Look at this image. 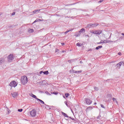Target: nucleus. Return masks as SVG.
<instances>
[{
	"label": "nucleus",
	"mask_w": 124,
	"mask_h": 124,
	"mask_svg": "<svg viewBox=\"0 0 124 124\" xmlns=\"http://www.w3.org/2000/svg\"><path fill=\"white\" fill-rule=\"evenodd\" d=\"M43 71H41L40 72V74H42V73H43Z\"/></svg>",
	"instance_id": "cd10ccee"
},
{
	"label": "nucleus",
	"mask_w": 124,
	"mask_h": 124,
	"mask_svg": "<svg viewBox=\"0 0 124 124\" xmlns=\"http://www.w3.org/2000/svg\"><path fill=\"white\" fill-rule=\"evenodd\" d=\"M2 61L0 60V62H2Z\"/></svg>",
	"instance_id": "58836bf2"
},
{
	"label": "nucleus",
	"mask_w": 124,
	"mask_h": 124,
	"mask_svg": "<svg viewBox=\"0 0 124 124\" xmlns=\"http://www.w3.org/2000/svg\"><path fill=\"white\" fill-rule=\"evenodd\" d=\"M39 21H41L40 19H36L33 23L32 24H34V23H36V22H39Z\"/></svg>",
	"instance_id": "f3484780"
},
{
	"label": "nucleus",
	"mask_w": 124,
	"mask_h": 124,
	"mask_svg": "<svg viewBox=\"0 0 124 124\" xmlns=\"http://www.w3.org/2000/svg\"><path fill=\"white\" fill-rule=\"evenodd\" d=\"M82 45H83V44H82L81 43H77V46H78V47L82 46Z\"/></svg>",
	"instance_id": "aec40b11"
},
{
	"label": "nucleus",
	"mask_w": 124,
	"mask_h": 124,
	"mask_svg": "<svg viewBox=\"0 0 124 124\" xmlns=\"http://www.w3.org/2000/svg\"><path fill=\"white\" fill-rule=\"evenodd\" d=\"M49 95H51V94L50 93H48Z\"/></svg>",
	"instance_id": "72a5a7b5"
},
{
	"label": "nucleus",
	"mask_w": 124,
	"mask_h": 124,
	"mask_svg": "<svg viewBox=\"0 0 124 124\" xmlns=\"http://www.w3.org/2000/svg\"><path fill=\"white\" fill-rule=\"evenodd\" d=\"M37 99L40 101V102H41V103H42V104H44V102H43V101L41 100V99Z\"/></svg>",
	"instance_id": "6ab92c4d"
},
{
	"label": "nucleus",
	"mask_w": 124,
	"mask_h": 124,
	"mask_svg": "<svg viewBox=\"0 0 124 124\" xmlns=\"http://www.w3.org/2000/svg\"><path fill=\"white\" fill-rule=\"evenodd\" d=\"M62 52H64V50H63Z\"/></svg>",
	"instance_id": "c9c22d12"
},
{
	"label": "nucleus",
	"mask_w": 124,
	"mask_h": 124,
	"mask_svg": "<svg viewBox=\"0 0 124 124\" xmlns=\"http://www.w3.org/2000/svg\"><path fill=\"white\" fill-rule=\"evenodd\" d=\"M33 31H34L33 29H32L31 28L28 29V32H29V33H32V32H33Z\"/></svg>",
	"instance_id": "6e6552de"
},
{
	"label": "nucleus",
	"mask_w": 124,
	"mask_h": 124,
	"mask_svg": "<svg viewBox=\"0 0 124 124\" xmlns=\"http://www.w3.org/2000/svg\"><path fill=\"white\" fill-rule=\"evenodd\" d=\"M82 71H77L75 72V73H81Z\"/></svg>",
	"instance_id": "5701e85b"
},
{
	"label": "nucleus",
	"mask_w": 124,
	"mask_h": 124,
	"mask_svg": "<svg viewBox=\"0 0 124 124\" xmlns=\"http://www.w3.org/2000/svg\"><path fill=\"white\" fill-rule=\"evenodd\" d=\"M12 95L13 96V97H17V96H18V93H12Z\"/></svg>",
	"instance_id": "0eeeda50"
},
{
	"label": "nucleus",
	"mask_w": 124,
	"mask_h": 124,
	"mask_svg": "<svg viewBox=\"0 0 124 124\" xmlns=\"http://www.w3.org/2000/svg\"><path fill=\"white\" fill-rule=\"evenodd\" d=\"M85 101L86 103H87L89 105H90V104H91L92 103V102H93V101H92V100H91V99H88V98H85Z\"/></svg>",
	"instance_id": "423d86ee"
},
{
	"label": "nucleus",
	"mask_w": 124,
	"mask_h": 124,
	"mask_svg": "<svg viewBox=\"0 0 124 124\" xmlns=\"http://www.w3.org/2000/svg\"><path fill=\"white\" fill-rule=\"evenodd\" d=\"M73 31V29H70L68 31H65L64 32L65 34H66V33H67L68 32H69V31Z\"/></svg>",
	"instance_id": "2eb2a0df"
},
{
	"label": "nucleus",
	"mask_w": 124,
	"mask_h": 124,
	"mask_svg": "<svg viewBox=\"0 0 124 124\" xmlns=\"http://www.w3.org/2000/svg\"><path fill=\"white\" fill-rule=\"evenodd\" d=\"M76 36H78V35H76Z\"/></svg>",
	"instance_id": "f704fd0d"
},
{
	"label": "nucleus",
	"mask_w": 124,
	"mask_h": 124,
	"mask_svg": "<svg viewBox=\"0 0 124 124\" xmlns=\"http://www.w3.org/2000/svg\"><path fill=\"white\" fill-rule=\"evenodd\" d=\"M63 97L64 98V96H63Z\"/></svg>",
	"instance_id": "79ce46f5"
},
{
	"label": "nucleus",
	"mask_w": 124,
	"mask_h": 124,
	"mask_svg": "<svg viewBox=\"0 0 124 124\" xmlns=\"http://www.w3.org/2000/svg\"><path fill=\"white\" fill-rule=\"evenodd\" d=\"M21 83L23 85H26L28 83V78L26 76L21 77Z\"/></svg>",
	"instance_id": "f257e3e1"
},
{
	"label": "nucleus",
	"mask_w": 124,
	"mask_h": 124,
	"mask_svg": "<svg viewBox=\"0 0 124 124\" xmlns=\"http://www.w3.org/2000/svg\"><path fill=\"white\" fill-rule=\"evenodd\" d=\"M98 24H92V26H93V27H96V26H98Z\"/></svg>",
	"instance_id": "393cba45"
},
{
	"label": "nucleus",
	"mask_w": 124,
	"mask_h": 124,
	"mask_svg": "<svg viewBox=\"0 0 124 124\" xmlns=\"http://www.w3.org/2000/svg\"><path fill=\"white\" fill-rule=\"evenodd\" d=\"M94 104V105H96V103H95Z\"/></svg>",
	"instance_id": "473e14b6"
},
{
	"label": "nucleus",
	"mask_w": 124,
	"mask_h": 124,
	"mask_svg": "<svg viewBox=\"0 0 124 124\" xmlns=\"http://www.w3.org/2000/svg\"><path fill=\"white\" fill-rule=\"evenodd\" d=\"M91 110H93V107H89L86 109V111H87L88 112H90V111H91Z\"/></svg>",
	"instance_id": "1a4fd4ad"
},
{
	"label": "nucleus",
	"mask_w": 124,
	"mask_h": 124,
	"mask_svg": "<svg viewBox=\"0 0 124 124\" xmlns=\"http://www.w3.org/2000/svg\"><path fill=\"white\" fill-rule=\"evenodd\" d=\"M30 115L31 117H35L36 116V110L33 109L30 111Z\"/></svg>",
	"instance_id": "7ed1b4c3"
},
{
	"label": "nucleus",
	"mask_w": 124,
	"mask_h": 124,
	"mask_svg": "<svg viewBox=\"0 0 124 124\" xmlns=\"http://www.w3.org/2000/svg\"><path fill=\"white\" fill-rule=\"evenodd\" d=\"M62 52H64V50H63Z\"/></svg>",
	"instance_id": "e433bc0d"
},
{
	"label": "nucleus",
	"mask_w": 124,
	"mask_h": 124,
	"mask_svg": "<svg viewBox=\"0 0 124 124\" xmlns=\"http://www.w3.org/2000/svg\"><path fill=\"white\" fill-rule=\"evenodd\" d=\"M122 35L124 36V33H122Z\"/></svg>",
	"instance_id": "2f4dec72"
},
{
	"label": "nucleus",
	"mask_w": 124,
	"mask_h": 124,
	"mask_svg": "<svg viewBox=\"0 0 124 124\" xmlns=\"http://www.w3.org/2000/svg\"><path fill=\"white\" fill-rule=\"evenodd\" d=\"M13 59H14V57H13V55L10 54L8 57V62H11L12 61H13Z\"/></svg>",
	"instance_id": "39448f33"
},
{
	"label": "nucleus",
	"mask_w": 124,
	"mask_h": 124,
	"mask_svg": "<svg viewBox=\"0 0 124 124\" xmlns=\"http://www.w3.org/2000/svg\"><path fill=\"white\" fill-rule=\"evenodd\" d=\"M96 88V87H95L94 89Z\"/></svg>",
	"instance_id": "a19ab883"
},
{
	"label": "nucleus",
	"mask_w": 124,
	"mask_h": 124,
	"mask_svg": "<svg viewBox=\"0 0 124 124\" xmlns=\"http://www.w3.org/2000/svg\"><path fill=\"white\" fill-rule=\"evenodd\" d=\"M31 96H32V97H33V98H36V96L33 94H31Z\"/></svg>",
	"instance_id": "4be33fe9"
},
{
	"label": "nucleus",
	"mask_w": 124,
	"mask_h": 124,
	"mask_svg": "<svg viewBox=\"0 0 124 124\" xmlns=\"http://www.w3.org/2000/svg\"><path fill=\"white\" fill-rule=\"evenodd\" d=\"M90 32H91V33H93V34L99 35L102 33V30H92L90 31Z\"/></svg>",
	"instance_id": "f03ea898"
},
{
	"label": "nucleus",
	"mask_w": 124,
	"mask_h": 124,
	"mask_svg": "<svg viewBox=\"0 0 124 124\" xmlns=\"http://www.w3.org/2000/svg\"><path fill=\"white\" fill-rule=\"evenodd\" d=\"M112 100H113V101H115L116 104H117V105H119V102H118L117 101V99H116V98H112Z\"/></svg>",
	"instance_id": "9d476101"
},
{
	"label": "nucleus",
	"mask_w": 124,
	"mask_h": 124,
	"mask_svg": "<svg viewBox=\"0 0 124 124\" xmlns=\"http://www.w3.org/2000/svg\"><path fill=\"white\" fill-rule=\"evenodd\" d=\"M62 46H63V45H64V43H62Z\"/></svg>",
	"instance_id": "c85d7f7f"
},
{
	"label": "nucleus",
	"mask_w": 124,
	"mask_h": 124,
	"mask_svg": "<svg viewBox=\"0 0 124 124\" xmlns=\"http://www.w3.org/2000/svg\"><path fill=\"white\" fill-rule=\"evenodd\" d=\"M39 11H40V9L35 10L33 11V13H37V12H39Z\"/></svg>",
	"instance_id": "4468645a"
},
{
	"label": "nucleus",
	"mask_w": 124,
	"mask_h": 124,
	"mask_svg": "<svg viewBox=\"0 0 124 124\" xmlns=\"http://www.w3.org/2000/svg\"><path fill=\"white\" fill-rule=\"evenodd\" d=\"M59 94V93H58V92L51 93V94H55L56 95H57V94Z\"/></svg>",
	"instance_id": "a211bd4d"
},
{
	"label": "nucleus",
	"mask_w": 124,
	"mask_h": 124,
	"mask_svg": "<svg viewBox=\"0 0 124 124\" xmlns=\"http://www.w3.org/2000/svg\"><path fill=\"white\" fill-rule=\"evenodd\" d=\"M118 54H119V55H122V53H118Z\"/></svg>",
	"instance_id": "7c9ffc66"
},
{
	"label": "nucleus",
	"mask_w": 124,
	"mask_h": 124,
	"mask_svg": "<svg viewBox=\"0 0 124 124\" xmlns=\"http://www.w3.org/2000/svg\"><path fill=\"white\" fill-rule=\"evenodd\" d=\"M83 31H85V29L82 28L80 30V31H79V35L81 34L80 32H83Z\"/></svg>",
	"instance_id": "f8f14e48"
},
{
	"label": "nucleus",
	"mask_w": 124,
	"mask_h": 124,
	"mask_svg": "<svg viewBox=\"0 0 124 124\" xmlns=\"http://www.w3.org/2000/svg\"><path fill=\"white\" fill-rule=\"evenodd\" d=\"M17 82H16V81H13L12 82H10L9 86H10V87H14L15 88V87H16L17 86Z\"/></svg>",
	"instance_id": "20e7f679"
},
{
	"label": "nucleus",
	"mask_w": 124,
	"mask_h": 124,
	"mask_svg": "<svg viewBox=\"0 0 124 124\" xmlns=\"http://www.w3.org/2000/svg\"><path fill=\"white\" fill-rule=\"evenodd\" d=\"M100 48H102V46H99L96 47V50H98V49H100Z\"/></svg>",
	"instance_id": "dca6fc26"
},
{
	"label": "nucleus",
	"mask_w": 124,
	"mask_h": 124,
	"mask_svg": "<svg viewBox=\"0 0 124 124\" xmlns=\"http://www.w3.org/2000/svg\"><path fill=\"white\" fill-rule=\"evenodd\" d=\"M65 95L66 97H68V96H69L70 94L69 93H65Z\"/></svg>",
	"instance_id": "412c9836"
},
{
	"label": "nucleus",
	"mask_w": 124,
	"mask_h": 124,
	"mask_svg": "<svg viewBox=\"0 0 124 124\" xmlns=\"http://www.w3.org/2000/svg\"><path fill=\"white\" fill-rule=\"evenodd\" d=\"M3 60V61H4V59H2Z\"/></svg>",
	"instance_id": "4c0bfd02"
},
{
	"label": "nucleus",
	"mask_w": 124,
	"mask_h": 124,
	"mask_svg": "<svg viewBox=\"0 0 124 124\" xmlns=\"http://www.w3.org/2000/svg\"><path fill=\"white\" fill-rule=\"evenodd\" d=\"M62 115L63 116H64L66 118H68V116H67V114H66V113L62 112Z\"/></svg>",
	"instance_id": "9b49d317"
},
{
	"label": "nucleus",
	"mask_w": 124,
	"mask_h": 124,
	"mask_svg": "<svg viewBox=\"0 0 124 124\" xmlns=\"http://www.w3.org/2000/svg\"><path fill=\"white\" fill-rule=\"evenodd\" d=\"M101 107H102V108H104V109H105V107H104V106H103L102 104H101Z\"/></svg>",
	"instance_id": "a878e982"
},
{
	"label": "nucleus",
	"mask_w": 124,
	"mask_h": 124,
	"mask_svg": "<svg viewBox=\"0 0 124 124\" xmlns=\"http://www.w3.org/2000/svg\"><path fill=\"white\" fill-rule=\"evenodd\" d=\"M96 88V87H95L94 89Z\"/></svg>",
	"instance_id": "ea45409f"
},
{
	"label": "nucleus",
	"mask_w": 124,
	"mask_h": 124,
	"mask_svg": "<svg viewBox=\"0 0 124 124\" xmlns=\"http://www.w3.org/2000/svg\"><path fill=\"white\" fill-rule=\"evenodd\" d=\"M15 14H16L15 12H14L12 14V16H14V15H15Z\"/></svg>",
	"instance_id": "bb28decb"
},
{
	"label": "nucleus",
	"mask_w": 124,
	"mask_h": 124,
	"mask_svg": "<svg viewBox=\"0 0 124 124\" xmlns=\"http://www.w3.org/2000/svg\"><path fill=\"white\" fill-rule=\"evenodd\" d=\"M18 112H23V109H18Z\"/></svg>",
	"instance_id": "b1692460"
},
{
	"label": "nucleus",
	"mask_w": 124,
	"mask_h": 124,
	"mask_svg": "<svg viewBox=\"0 0 124 124\" xmlns=\"http://www.w3.org/2000/svg\"><path fill=\"white\" fill-rule=\"evenodd\" d=\"M102 1H103V0H102L101 1H99V2H102Z\"/></svg>",
	"instance_id": "c756f323"
},
{
	"label": "nucleus",
	"mask_w": 124,
	"mask_h": 124,
	"mask_svg": "<svg viewBox=\"0 0 124 124\" xmlns=\"http://www.w3.org/2000/svg\"><path fill=\"white\" fill-rule=\"evenodd\" d=\"M43 74L45 75H48V74H49V72L48 71H46L43 72Z\"/></svg>",
	"instance_id": "ddd939ff"
}]
</instances>
